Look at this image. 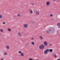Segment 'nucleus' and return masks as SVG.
Wrapping results in <instances>:
<instances>
[{"label":"nucleus","mask_w":60,"mask_h":60,"mask_svg":"<svg viewBox=\"0 0 60 60\" xmlns=\"http://www.w3.org/2000/svg\"><path fill=\"white\" fill-rule=\"evenodd\" d=\"M58 1H60V0H57Z\"/></svg>","instance_id":"33"},{"label":"nucleus","mask_w":60,"mask_h":60,"mask_svg":"<svg viewBox=\"0 0 60 60\" xmlns=\"http://www.w3.org/2000/svg\"><path fill=\"white\" fill-rule=\"evenodd\" d=\"M29 13L31 14H33V10L31 9H30L29 10Z\"/></svg>","instance_id":"6"},{"label":"nucleus","mask_w":60,"mask_h":60,"mask_svg":"<svg viewBox=\"0 0 60 60\" xmlns=\"http://www.w3.org/2000/svg\"><path fill=\"white\" fill-rule=\"evenodd\" d=\"M51 29H49V30L50 31L51 30Z\"/></svg>","instance_id":"29"},{"label":"nucleus","mask_w":60,"mask_h":60,"mask_svg":"<svg viewBox=\"0 0 60 60\" xmlns=\"http://www.w3.org/2000/svg\"><path fill=\"white\" fill-rule=\"evenodd\" d=\"M31 39L33 40H34V38H31Z\"/></svg>","instance_id":"22"},{"label":"nucleus","mask_w":60,"mask_h":60,"mask_svg":"<svg viewBox=\"0 0 60 60\" xmlns=\"http://www.w3.org/2000/svg\"><path fill=\"white\" fill-rule=\"evenodd\" d=\"M4 56H6L7 55V53L6 52H4Z\"/></svg>","instance_id":"13"},{"label":"nucleus","mask_w":60,"mask_h":60,"mask_svg":"<svg viewBox=\"0 0 60 60\" xmlns=\"http://www.w3.org/2000/svg\"><path fill=\"white\" fill-rule=\"evenodd\" d=\"M32 24H34V22H32Z\"/></svg>","instance_id":"28"},{"label":"nucleus","mask_w":60,"mask_h":60,"mask_svg":"<svg viewBox=\"0 0 60 60\" xmlns=\"http://www.w3.org/2000/svg\"><path fill=\"white\" fill-rule=\"evenodd\" d=\"M1 36V34H0V36Z\"/></svg>","instance_id":"32"},{"label":"nucleus","mask_w":60,"mask_h":60,"mask_svg":"<svg viewBox=\"0 0 60 60\" xmlns=\"http://www.w3.org/2000/svg\"><path fill=\"white\" fill-rule=\"evenodd\" d=\"M53 55L55 57H56V58L57 57L56 56V54L55 53H53Z\"/></svg>","instance_id":"17"},{"label":"nucleus","mask_w":60,"mask_h":60,"mask_svg":"<svg viewBox=\"0 0 60 60\" xmlns=\"http://www.w3.org/2000/svg\"><path fill=\"white\" fill-rule=\"evenodd\" d=\"M56 60H60V58L58 59H57Z\"/></svg>","instance_id":"27"},{"label":"nucleus","mask_w":60,"mask_h":60,"mask_svg":"<svg viewBox=\"0 0 60 60\" xmlns=\"http://www.w3.org/2000/svg\"><path fill=\"white\" fill-rule=\"evenodd\" d=\"M53 0L54 2H55V0Z\"/></svg>","instance_id":"31"},{"label":"nucleus","mask_w":60,"mask_h":60,"mask_svg":"<svg viewBox=\"0 0 60 60\" xmlns=\"http://www.w3.org/2000/svg\"><path fill=\"white\" fill-rule=\"evenodd\" d=\"M31 44L32 45H34V42H31Z\"/></svg>","instance_id":"19"},{"label":"nucleus","mask_w":60,"mask_h":60,"mask_svg":"<svg viewBox=\"0 0 60 60\" xmlns=\"http://www.w3.org/2000/svg\"><path fill=\"white\" fill-rule=\"evenodd\" d=\"M49 51V49H47L44 51V53L45 54H47L48 52Z\"/></svg>","instance_id":"3"},{"label":"nucleus","mask_w":60,"mask_h":60,"mask_svg":"<svg viewBox=\"0 0 60 60\" xmlns=\"http://www.w3.org/2000/svg\"><path fill=\"white\" fill-rule=\"evenodd\" d=\"M18 53L20 54V55L21 56H24V53L23 52H21V51H19Z\"/></svg>","instance_id":"2"},{"label":"nucleus","mask_w":60,"mask_h":60,"mask_svg":"<svg viewBox=\"0 0 60 60\" xmlns=\"http://www.w3.org/2000/svg\"><path fill=\"white\" fill-rule=\"evenodd\" d=\"M4 31V30H3L2 29H0V32H3Z\"/></svg>","instance_id":"16"},{"label":"nucleus","mask_w":60,"mask_h":60,"mask_svg":"<svg viewBox=\"0 0 60 60\" xmlns=\"http://www.w3.org/2000/svg\"><path fill=\"white\" fill-rule=\"evenodd\" d=\"M46 33H47V34H49V31H46Z\"/></svg>","instance_id":"26"},{"label":"nucleus","mask_w":60,"mask_h":60,"mask_svg":"<svg viewBox=\"0 0 60 60\" xmlns=\"http://www.w3.org/2000/svg\"><path fill=\"white\" fill-rule=\"evenodd\" d=\"M39 37L41 40H42L43 39V37L42 36H40Z\"/></svg>","instance_id":"15"},{"label":"nucleus","mask_w":60,"mask_h":60,"mask_svg":"<svg viewBox=\"0 0 60 60\" xmlns=\"http://www.w3.org/2000/svg\"><path fill=\"white\" fill-rule=\"evenodd\" d=\"M1 60H3V59H1Z\"/></svg>","instance_id":"30"},{"label":"nucleus","mask_w":60,"mask_h":60,"mask_svg":"<svg viewBox=\"0 0 60 60\" xmlns=\"http://www.w3.org/2000/svg\"><path fill=\"white\" fill-rule=\"evenodd\" d=\"M5 22H3V24L4 25V24H5Z\"/></svg>","instance_id":"23"},{"label":"nucleus","mask_w":60,"mask_h":60,"mask_svg":"<svg viewBox=\"0 0 60 60\" xmlns=\"http://www.w3.org/2000/svg\"><path fill=\"white\" fill-rule=\"evenodd\" d=\"M39 13V11H36L35 12V14L36 15H38Z\"/></svg>","instance_id":"8"},{"label":"nucleus","mask_w":60,"mask_h":60,"mask_svg":"<svg viewBox=\"0 0 60 60\" xmlns=\"http://www.w3.org/2000/svg\"><path fill=\"white\" fill-rule=\"evenodd\" d=\"M49 46H52V44H50L49 45Z\"/></svg>","instance_id":"25"},{"label":"nucleus","mask_w":60,"mask_h":60,"mask_svg":"<svg viewBox=\"0 0 60 60\" xmlns=\"http://www.w3.org/2000/svg\"><path fill=\"white\" fill-rule=\"evenodd\" d=\"M46 4L47 6H49L50 4V2L48 1L46 2Z\"/></svg>","instance_id":"7"},{"label":"nucleus","mask_w":60,"mask_h":60,"mask_svg":"<svg viewBox=\"0 0 60 60\" xmlns=\"http://www.w3.org/2000/svg\"><path fill=\"white\" fill-rule=\"evenodd\" d=\"M28 27V25L27 24H24L23 25V27L25 28H26Z\"/></svg>","instance_id":"4"},{"label":"nucleus","mask_w":60,"mask_h":60,"mask_svg":"<svg viewBox=\"0 0 60 60\" xmlns=\"http://www.w3.org/2000/svg\"><path fill=\"white\" fill-rule=\"evenodd\" d=\"M37 60H38V59H37Z\"/></svg>","instance_id":"34"},{"label":"nucleus","mask_w":60,"mask_h":60,"mask_svg":"<svg viewBox=\"0 0 60 60\" xmlns=\"http://www.w3.org/2000/svg\"><path fill=\"white\" fill-rule=\"evenodd\" d=\"M29 60H33V59H32L30 58L29 59Z\"/></svg>","instance_id":"24"},{"label":"nucleus","mask_w":60,"mask_h":60,"mask_svg":"<svg viewBox=\"0 0 60 60\" xmlns=\"http://www.w3.org/2000/svg\"><path fill=\"white\" fill-rule=\"evenodd\" d=\"M57 26H58V28L60 27V24L59 23H58L57 24Z\"/></svg>","instance_id":"10"},{"label":"nucleus","mask_w":60,"mask_h":60,"mask_svg":"<svg viewBox=\"0 0 60 60\" xmlns=\"http://www.w3.org/2000/svg\"><path fill=\"white\" fill-rule=\"evenodd\" d=\"M53 14H50V17H53Z\"/></svg>","instance_id":"21"},{"label":"nucleus","mask_w":60,"mask_h":60,"mask_svg":"<svg viewBox=\"0 0 60 60\" xmlns=\"http://www.w3.org/2000/svg\"><path fill=\"white\" fill-rule=\"evenodd\" d=\"M3 17V16L1 15H0V19H2Z\"/></svg>","instance_id":"20"},{"label":"nucleus","mask_w":60,"mask_h":60,"mask_svg":"<svg viewBox=\"0 0 60 60\" xmlns=\"http://www.w3.org/2000/svg\"><path fill=\"white\" fill-rule=\"evenodd\" d=\"M6 48L7 49H9L10 48L9 47V46H7L6 47Z\"/></svg>","instance_id":"12"},{"label":"nucleus","mask_w":60,"mask_h":60,"mask_svg":"<svg viewBox=\"0 0 60 60\" xmlns=\"http://www.w3.org/2000/svg\"><path fill=\"white\" fill-rule=\"evenodd\" d=\"M49 51L50 52H52V49H49Z\"/></svg>","instance_id":"18"},{"label":"nucleus","mask_w":60,"mask_h":60,"mask_svg":"<svg viewBox=\"0 0 60 60\" xmlns=\"http://www.w3.org/2000/svg\"><path fill=\"white\" fill-rule=\"evenodd\" d=\"M18 34L19 37H21V34L20 32H18Z\"/></svg>","instance_id":"9"},{"label":"nucleus","mask_w":60,"mask_h":60,"mask_svg":"<svg viewBox=\"0 0 60 60\" xmlns=\"http://www.w3.org/2000/svg\"><path fill=\"white\" fill-rule=\"evenodd\" d=\"M8 31H9V32H11V29L10 28H8Z\"/></svg>","instance_id":"14"},{"label":"nucleus","mask_w":60,"mask_h":60,"mask_svg":"<svg viewBox=\"0 0 60 60\" xmlns=\"http://www.w3.org/2000/svg\"><path fill=\"white\" fill-rule=\"evenodd\" d=\"M45 47V46L43 44L39 46V48L40 49H43Z\"/></svg>","instance_id":"1"},{"label":"nucleus","mask_w":60,"mask_h":60,"mask_svg":"<svg viewBox=\"0 0 60 60\" xmlns=\"http://www.w3.org/2000/svg\"><path fill=\"white\" fill-rule=\"evenodd\" d=\"M17 17H21L20 14L19 13H18L17 14Z\"/></svg>","instance_id":"11"},{"label":"nucleus","mask_w":60,"mask_h":60,"mask_svg":"<svg viewBox=\"0 0 60 60\" xmlns=\"http://www.w3.org/2000/svg\"><path fill=\"white\" fill-rule=\"evenodd\" d=\"M44 46L46 47L48 45V44L47 43V42L46 41H44Z\"/></svg>","instance_id":"5"}]
</instances>
